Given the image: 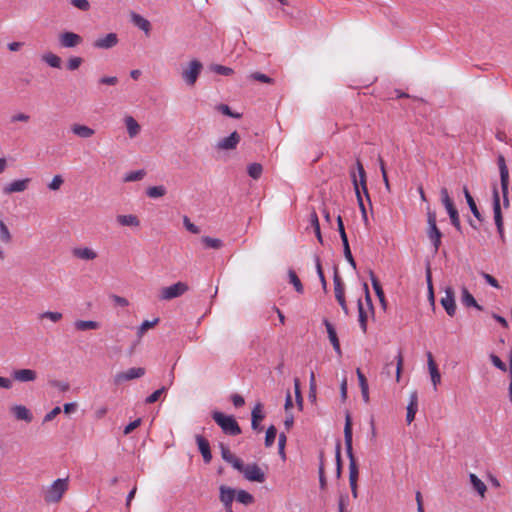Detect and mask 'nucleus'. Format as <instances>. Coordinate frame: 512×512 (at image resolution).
<instances>
[{
	"label": "nucleus",
	"instance_id": "obj_1",
	"mask_svg": "<svg viewBox=\"0 0 512 512\" xmlns=\"http://www.w3.org/2000/svg\"><path fill=\"white\" fill-rule=\"evenodd\" d=\"M344 441L345 447L347 451V455L349 457V484L351 488V494L353 498L358 497V467L356 461L353 456L352 451V422L349 413L346 414L345 417V426H344Z\"/></svg>",
	"mask_w": 512,
	"mask_h": 512
},
{
	"label": "nucleus",
	"instance_id": "obj_2",
	"mask_svg": "<svg viewBox=\"0 0 512 512\" xmlns=\"http://www.w3.org/2000/svg\"><path fill=\"white\" fill-rule=\"evenodd\" d=\"M69 488V478H58L54 480L43 491L44 501L48 504L59 503Z\"/></svg>",
	"mask_w": 512,
	"mask_h": 512
},
{
	"label": "nucleus",
	"instance_id": "obj_3",
	"mask_svg": "<svg viewBox=\"0 0 512 512\" xmlns=\"http://www.w3.org/2000/svg\"><path fill=\"white\" fill-rule=\"evenodd\" d=\"M357 171H358V174H359V179H357V177H356V175L354 173L351 175V177H352V182H353V186H354V189H355V194L357 196V200H358V203H359V207H360L361 212H362V216H363L364 220L366 221L367 220V215H366V210H365V207H364V204H363V199H362V196H361L360 188L362 189V191L364 192L365 196L368 199H369V194H368V190H367V186H366V173H365L363 165L360 163V161H357Z\"/></svg>",
	"mask_w": 512,
	"mask_h": 512
},
{
	"label": "nucleus",
	"instance_id": "obj_4",
	"mask_svg": "<svg viewBox=\"0 0 512 512\" xmlns=\"http://www.w3.org/2000/svg\"><path fill=\"white\" fill-rule=\"evenodd\" d=\"M212 418L225 434L235 436L241 433V429L233 416L215 411L212 414Z\"/></svg>",
	"mask_w": 512,
	"mask_h": 512
},
{
	"label": "nucleus",
	"instance_id": "obj_5",
	"mask_svg": "<svg viewBox=\"0 0 512 512\" xmlns=\"http://www.w3.org/2000/svg\"><path fill=\"white\" fill-rule=\"evenodd\" d=\"M427 236L429 240L431 241L435 252L438 251L440 245H441V237L442 233L437 227V220H436V214L435 212L428 210L427 212Z\"/></svg>",
	"mask_w": 512,
	"mask_h": 512
},
{
	"label": "nucleus",
	"instance_id": "obj_6",
	"mask_svg": "<svg viewBox=\"0 0 512 512\" xmlns=\"http://www.w3.org/2000/svg\"><path fill=\"white\" fill-rule=\"evenodd\" d=\"M202 69V63L196 59L191 60L187 66L183 67L181 77L185 84L188 86H194Z\"/></svg>",
	"mask_w": 512,
	"mask_h": 512
},
{
	"label": "nucleus",
	"instance_id": "obj_7",
	"mask_svg": "<svg viewBox=\"0 0 512 512\" xmlns=\"http://www.w3.org/2000/svg\"><path fill=\"white\" fill-rule=\"evenodd\" d=\"M237 471L243 474L245 479L252 482L262 483L265 481V474L262 469L255 463L253 464H244L243 461H240V467L236 468Z\"/></svg>",
	"mask_w": 512,
	"mask_h": 512
},
{
	"label": "nucleus",
	"instance_id": "obj_8",
	"mask_svg": "<svg viewBox=\"0 0 512 512\" xmlns=\"http://www.w3.org/2000/svg\"><path fill=\"white\" fill-rule=\"evenodd\" d=\"M440 195H441L442 204L444 205V207H445V209H446V211H447V213H448V215L450 217L451 224L458 231H460L461 230V224H460L459 214H458L457 209L454 207L452 199L450 198V196L448 194V190L446 188H442L440 190Z\"/></svg>",
	"mask_w": 512,
	"mask_h": 512
},
{
	"label": "nucleus",
	"instance_id": "obj_9",
	"mask_svg": "<svg viewBox=\"0 0 512 512\" xmlns=\"http://www.w3.org/2000/svg\"><path fill=\"white\" fill-rule=\"evenodd\" d=\"M145 373L146 371L142 367H132L126 371L117 372L113 376V382L115 385H121L127 381L141 378Z\"/></svg>",
	"mask_w": 512,
	"mask_h": 512
},
{
	"label": "nucleus",
	"instance_id": "obj_10",
	"mask_svg": "<svg viewBox=\"0 0 512 512\" xmlns=\"http://www.w3.org/2000/svg\"><path fill=\"white\" fill-rule=\"evenodd\" d=\"M493 213H494V221H495V225L497 227L499 237L504 242L505 241L504 224H503V218H502V213H501L499 193L496 188H494V190H493Z\"/></svg>",
	"mask_w": 512,
	"mask_h": 512
},
{
	"label": "nucleus",
	"instance_id": "obj_11",
	"mask_svg": "<svg viewBox=\"0 0 512 512\" xmlns=\"http://www.w3.org/2000/svg\"><path fill=\"white\" fill-rule=\"evenodd\" d=\"M188 291V285L184 282H177L168 287H164L160 293L161 300H171L180 297Z\"/></svg>",
	"mask_w": 512,
	"mask_h": 512
},
{
	"label": "nucleus",
	"instance_id": "obj_12",
	"mask_svg": "<svg viewBox=\"0 0 512 512\" xmlns=\"http://www.w3.org/2000/svg\"><path fill=\"white\" fill-rule=\"evenodd\" d=\"M498 165H499V171H500V182H501V189L503 194V203L504 206L507 207L509 205L508 200V184H509V174L508 169L505 164V160L503 156H500L498 158Z\"/></svg>",
	"mask_w": 512,
	"mask_h": 512
},
{
	"label": "nucleus",
	"instance_id": "obj_13",
	"mask_svg": "<svg viewBox=\"0 0 512 512\" xmlns=\"http://www.w3.org/2000/svg\"><path fill=\"white\" fill-rule=\"evenodd\" d=\"M119 42L118 35L116 33H108L103 36H99L93 42V47L96 49H111L115 47Z\"/></svg>",
	"mask_w": 512,
	"mask_h": 512
},
{
	"label": "nucleus",
	"instance_id": "obj_14",
	"mask_svg": "<svg viewBox=\"0 0 512 512\" xmlns=\"http://www.w3.org/2000/svg\"><path fill=\"white\" fill-rule=\"evenodd\" d=\"M30 182V178L13 180L3 187L2 192L5 195L24 192L25 190L28 189Z\"/></svg>",
	"mask_w": 512,
	"mask_h": 512
},
{
	"label": "nucleus",
	"instance_id": "obj_15",
	"mask_svg": "<svg viewBox=\"0 0 512 512\" xmlns=\"http://www.w3.org/2000/svg\"><path fill=\"white\" fill-rule=\"evenodd\" d=\"M220 495L219 499L221 503L223 504L226 512H233L232 511V504L236 497V491L230 487H227L225 485H221L219 488Z\"/></svg>",
	"mask_w": 512,
	"mask_h": 512
},
{
	"label": "nucleus",
	"instance_id": "obj_16",
	"mask_svg": "<svg viewBox=\"0 0 512 512\" xmlns=\"http://www.w3.org/2000/svg\"><path fill=\"white\" fill-rule=\"evenodd\" d=\"M73 257L83 261H93L98 257V252L88 246H79L72 249Z\"/></svg>",
	"mask_w": 512,
	"mask_h": 512
},
{
	"label": "nucleus",
	"instance_id": "obj_17",
	"mask_svg": "<svg viewBox=\"0 0 512 512\" xmlns=\"http://www.w3.org/2000/svg\"><path fill=\"white\" fill-rule=\"evenodd\" d=\"M441 305L445 309L446 313L449 316H454L456 313V304H455V296L454 290L452 287L445 288V296L441 299Z\"/></svg>",
	"mask_w": 512,
	"mask_h": 512
},
{
	"label": "nucleus",
	"instance_id": "obj_18",
	"mask_svg": "<svg viewBox=\"0 0 512 512\" xmlns=\"http://www.w3.org/2000/svg\"><path fill=\"white\" fill-rule=\"evenodd\" d=\"M10 412L17 421L30 423L33 420L32 412L24 405L15 404L10 407Z\"/></svg>",
	"mask_w": 512,
	"mask_h": 512
},
{
	"label": "nucleus",
	"instance_id": "obj_19",
	"mask_svg": "<svg viewBox=\"0 0 512 512\" xmlns=\"http://www.w3.org/2000/svg\"><path fill=\"white\" fill-rule=\"evenodd\" d=\"M239 142L240 135L234 131L229 136L220 139L216 144V148L222 151L233 150L237 147Z\"/></svg>",
	"mask_w": 512,
	"mask_h": 512
},
{
	"label": "nucleus",
	"instance_id": "obj_20",
	"mask_svg": "<svg viewBox=\"0 0 512 512\" xmlns=\"http://www.w3.org/2000/svg\"><path fill=\"white\" fill-rule=\"evenodd\" d=\"M59 43L63 48H73L82 43V37L74 32H64L59 35Z\"/></svg>",
	"mask_w": 512,
	"mask_h": 512
},
{
	"label": "nucleus",
	"instance_id": "obj_21",
	"mask_svg": "<svg viewBox=\"0 0 512 512\" xmlns=\"http://www.w3.org/2000/svg\"><path fill=\"white\" fill-rule=\"evenodd\" d=\"M12 378L20 383L33 382L37 379V372L32 369H16L12 372Z\"/></svg>",
	"mask_w": 512,
	"mask_h": 512
},
{
	"label": "nucleus",
	"instance_id": "obj_22",
	"mask_svg": "<svg viewBox=\"0 0 512 512\" xmlns=\"http://www.w3.org/2000/svg\"><path fill=\"white\" fill-rule=\"evenodd\" d=\"M323 324L326 327L328 338L333 346L334 351L337 353L338 356H341L342 351L335 327L327 319L323 320Z\"/></svg>",
	"mask_w": 512,
	"mask_h": 512
},
{
	"label": "nucleus",
	"instance_id": "obj_23",
	"mask_svg": "<svg viewBox=\"0 0 512 512\" xmlns=\"http://www.w3.org/2000/svg\"><path fill=\"white\" fill-rule=\"evenodd\" d=\"M418 411V394L416 391H413L409 396V403L407 405V414H406V422L407 424H411L415 419V415Z\"/></svg>",
	"mask_w": 512,
	"mask_h": 512
},
{
	"label": "nucleus",
	"instance_id": "obj_24",
	"mask_svg": "<svg viewBox=\"0 0 512 512\" xmlns=\"http://www.w3.org/2000/svg\"><path fill=\"white\" fill-rule=\"evenodd\" d=\"M71 132L82 139L91 138L95 134V130L87 125L74 123L70 127Z\"/></svg>",
	"mask_w": 512,
	"mask_h": 512
},
{
	"label": "nucleus",
	"instance_id": "obj_25",
	"mask_svg": "<svg viewBox=\"0 0 512 512\" xmlns=\"http://www.w3.org/2000/svg\"><path fill=\"white\" fill-rule=\"evenodd\" d=\"M123 122L130 138H135L139 135L141 132V126L134 117L131 115H126L123 118Z\"/></svg>",
	"mask_w": 512,
	"mask_h": 512
},
{
	"label": "nucleus",
	"instance_id": "obj_26",
	"mask_svg": "<svg viewBox=\"0 0 512 512\" xmlns=\"http://www.w3.org/2000/svg\"><path fill=\"white\" fill-rule=\"evenodd\" d=\"M195 440L204 462L209 463L212 459L209 442L201 435H196Z\"/></svg>",
	"mask_w": 512,
	"mask_h": 512
},
{
	"label": "nucleus",
	"instance_id": "obj_27",
	"mask_svg": "<svg viewBox=\"0 0 512 512\" xmlns=\"http://www.w3.org/2000/svg\"><path fill=\"white\" fill-rule=\"evenodd\" d=\"M427 364L432 384L434 386V389L436 390L437 385L441 382V375L430 352L427 353Z\"/></svg>",
	"mask_w": 512,
	"mask_h": 512
},
{
	"label": "nucleus",
	"instance_id": "obj_28",
	"mask_svg": "<svg viewBox=\"0 0 512 512\" xmlns=\"http://www.w3.org/2000/svg\"><path fill=\"white\" fill-rule=\"evenodd\" d=\"M116 221L120 226L134 227L140 226V220L134 214H120L117 215Z\"/></svg>",
	"mask_w": 512,
	"mask_h": 512
},
{
	"label": "nucleus",
	"instance_id": "obj_29",
	"mask_svg": "<svg viewBox=\"0 0 512 512\" xmlns=\"http://www.w3.org/2000/svg\"><path fill=\"white\" fill-rule=\"evenodd\" d=\"M131 21L136 27H138L140 30H142L146 35H149V33L151 31V23L146 18L133 12V13H131Z\"/></svg>",
	"mask_w": 512,
	"mask_h": 512
},
{
	"label": "nucleus",
	"instance_id": "obj_30",
	"mask_svg": "<svg viewBox=\"0 0 512 512\" xmlns=\"http://www.w3.org/2000/svg\"><path fill=\"white\" fill-rule=\"evenodd\" d=\"M221 448V456L224 461L231 464L234 469L240 467V461L238 457H236L226 446L223 444L220 445Z\"/></svg>",
	"mask_w": 512,
	"mask_h": 512
},
{
	"label": "nucleus",
	"instance_id": "obj_31",
	"mask_svg": "<svg viewBox=\"0 0 512 512\" xmlns=\"http://www.w3.org/2000/svg\"><path fill=\"white\" fill-rule=\"evenodd\" d=\"M469 479L473 489L483 498L487 491L485 483L474 473L469 474Z\"/></svg>",
	"mask_w": 512,
	"mask_h": 512
},
{
	"label": "nucleus",
	"instance_id": "obj_32",
	"mask_svg": "<svg viewBox=\"0 0 512 512\" xmlns=\"http://www.w3.org/2000/svg\"><path fill=\"white\" fill-rule=\"evenodd\" d=\"M461 292V301L463 305L467 307H475L478 310H482V307L477 303L473 295L467 290L466 287H463Z\"/></svg>",
	"mask_w": 512,
	"mask_h": 512
},
{
	"label": "nucleus",
	"instance_id": "obj_33",
	"mask_svg": "<svg viewBox=\"0 0 512 512\" xmlns=\"http://www.w3.org/2000/svg\"><path fill=\"white\" fill-rule=\"evenodd\" d=\"M201 242L206 249L219 250L223 247V241L219 238H213L210 236H203Z\"/></svg>",
	"mask_w": 512,
	"mask_h": 512
},
{
	"label": "nucleus",
	"instance_id": "obj_34",
	"mask_svg": "<svg viewBox=\"0 0 512 512\" xmlns=\"http://www.w3.org/2000/svg\"><path fill=\"white\" fill-rule=\"evenodd\" d=\"M74 326L78 331H87L98 329L100 324L93 320H77L75 321Z\"/></svg>",
	"mask_w": 512,
	"mask_h": 512
},
{
	"label": "nucleus",
	"instance_id": "obj_35",
	"mask_svg": "<svg viewBox=\"0 0 512 512\" xmlns=\"http://www.w3.org/2000/svg\"><path fill=\"white\" fill-rule=\"evenodd\" d=\"M42 61L52 68L59 69L61 67V58L52 52L44 53L41 57Z\"/></svg>",
	"mask_w": 512,
	"mask_h": 512
},
{
	"label": "nucleus",
	"instance_id": "obj_36",
	"mask_svg": "<svg viewBox=\"0 0 512 512\" xmlns=\"http://www.w3.org/2000/svg\"><path fill=\"white\" fill-rule=\"evenodd\" d=\"M252 428L254 430L259 429V422L264 418V414L262 412V405L260 403L256 404L252 410Z\"/></svg>",
	"mask_w": 512,
	"mask_h": 512
},
{
	"label": "nucleus",
	"instance_id": "obj_37",
	"mask_svg": "<svg viewBox=\"0 0 512 512\" xmlns=\"http://www.w3.org/2000/svg\"><path fill=\"white\" fill-rule=\"evenodd\" d=\"M166 193L167 189L163 185L151 186L146 190V195L152 199L163 197Z\"/></svg>",
	"mask_w": 512,
	"mask_h": 512
},
{
	"label": "nucleus",
	"instance_id": "obj_38",
	"mask_svg": "<svg viewBox=\"0 0 512 512\" xmlns=\"http://www.w3.org/2000/svg\"><path fill=\"white\" fill-rule=\"evenodd\" d=\"M12 234L5 224V222L0 219V241L4 244H10L12 242Z\"/></svg>",
	"mask_w": 512,
	"mask_h": 512
},
{
	"label": "nucleus",
	"instance_id": "obj_39",
	"mask_svg": "<svg viewBox=\"0 0 512 512\" xmlns=\"http://www.w3.org/2000/svg\"><path fill=\"white\" fill-rule=\"evenodd\" d=\"M464 195H465V198H466V201H467V204L472 212V214L478 219V220H481V214L476 206V203L473 199V197L471 196V194L469 193L468 189L465 187L464 188Z\"/></svg>",
	"mask_w": 512,
	"mask_h": 512
},
{
	"label": "nucleus",
	"instance_id": "obj_40",
	"mask_svg": "<svg viewBox=\"0 0 512 512\" xmlns=\"http://www.w3.org/2000/svg\"><path fill=\"white\" fill-rule=\"evenodd\" d=\"M62 318V313L57 311H45L38 315L39 320L48 319L52 323H58Z\"/></svg>",
	"mask_w": 512,
	"mask_h": 512
},
{
	"label": "nucleus",
	"instance_id": "obj_41",
	"mask_svg": "<svg viewBox=\"0 0 512 512\" xmlns=\"http://www.w3.org/2000/svg\"><path fill=\"white\" fill-rule=\"evenodd\" d=\"M370 279H371V283H372V286H373V289L377 295V297L379 298L380 302L385 305V296H384V292L382 290V287L379 283V281L377 280V278L374 276L373 272H370Z\"/></svg>",
	"mask_w": 512,
	"mask_h": 512
},
{
	"label": "nucleus",
	"instance_id": "obj_42",
	"mask_svg": "<svg viewBox=\"0 0 512 512\" xmlns=\"http://www.w3.org/2000/svg\"><path fill=\"white\" fill-rule=\"evenodd\" d=\"M235 499L239 502V503H242L244 505H250L254 502V497L252 494H250L249 492L245 491V490H238L236 492V497Z\"/></svg>",
	"mask_w": 512,
	"mask_h": 512
},
{
	"label": "nucleus",
	"instance_id": "obj_43",
	"mask_svg": "<svg viewBox=\"0 0 512 512\" xmlns=\"http://www.w3.org/2000/svg\"><path fill=\"white\" fill-rule=\"evenodd\" d=\"M159 319L158 318H155L154 320L152 321H149V320H145L141 323V325L137 328V337H138V340H140L143 335L145 334V332L150 329V328H153L157 323H158Z\"/></svg>",
	"mask_w": 512,
	"mask_h": 512
},
{
	"label": "nucleus",
	"instance_id": "obj_44",
	"mask_svg": "<svg viewBox=\"0 0 512 512\" xmlns=\"http://www.w3.org/2000/svg\"><path fill=\"white\" fill-rule=\"evenodd\" d=\"M247 172H248V175L257 180L261 177L262 175V172H263V167L261 164L259 163H252V164H249L248 167H247Z\"/></svg>",
	"mask_w": 512,
	"mask_h": 512
},
{
	"label": "nucleus",
	"instance_id": "obj_45",
	"mask_svg": "<svg viewBox=\"0 0 512 512\" xmlns=\"http://www.w3.org/2000/svg\"><path fill=\"white\" fill-rule=\"evenodd\" d=\"M146 175V172L144 170H136L131 171L125 174L124 181L125 182H135L142 180Z\"/></svg>",
	"mask_w": 512,
	"mask_h": 512
},
{
	"label": "nucleus",
	"instance_id": "obj_46",
	"mask_svg": "<svg viewBox=\"0 0 512 512\" xmlns=\"http://www.w3.org/2000/svg\"><path fill=\"white\" fill-rule=\"evenodd\" d=\"M288 277H289V282L294 286L295 290L298 293H303V291H304L303 285H302L299 277L295 273V271L289 270Z\"/></svg>",
	"mask_w": 512,
	"mask_h": 512
},
{
	"label": "nucleus",
	"instance_id": "obj_47",
	"mask_svg": "<svg viewBox=\"0 0 512 512\" xmlns=\"http://www.w3.org/2000/svg\"><path fill=\"white\" fill-rule=\"evenodd\" d=\"M276 436H277L276 428L273 425L268 427L266 430L265 445L267 447H271L274 444Z\"/></svg>",
	"mask_w": 512,
	"mask_h": 512
},
{
	"label": "nucleus",
	"instance_id": "obj_48",
	"mask_svg": "<svg viewBox=\"0 0 512 512\" xmlns=\"http://www.w3.org/2000/svg\"><path fill=\"white\" fill-rule=\"evenodd\" d=\"M358 310H359V323L361 326L362 331L365 333L367 330V317L364 312L361 300H358Z\"/></svg>",
	"mask_w": 512,
	"mask_h": 512
},
{
	"label": "nucleus",
	"instance_id": "obj_49",
	"mask_svg": "<svg viewBox=\"0 0 512 512\" xmlns=\"http://www.w3.org/2000/svg\"><path fill=\"white\" fill-rule=\"evenodd\" d=\"M342 244H343L344 256H345L346 260L349 262V264L352 266L353 269H356V262L352 256L349 242H344Z\"/></svg>",
	"mask_w": 512,
	"mask_h": 512
},
{
	"label": "nucleus",
	"instance_id": "obj_50",
	"mask_svg": "<svg viewBox=\"0 0 512 512\" xmlns=\"http://www.w3.org/2000/svg\"><path fill=\"white\" fill-rule=\"evenodd\" d=\"M64 180L61 175H55L51 182L48 184V188L52 191H57L62 186Z\"/></svg>",
	"mask_w": 512,
	"mask_h": 512
},
{
	"label": "nucleus",
	"instance_id": "obj_51",
	"mask_svg": "<svg viewBox=\"0 0 512 512\" xmlns=\"http://www.w3.org/2000/svg\"><path fill=\"white\" fill-rule=\"evenodd\" d=\"M82 62H83V60L81 57H77V56L71 57L67 61V68L70 71L77 70L80 67V65L82 64Z\"/></svg>",
	"mask_w": 512,
	"mask_h": 512
},
{
	"label": "nucleus",
	"instance_id": "obj_52",
	"mask_svg": "<svg viewBox=\"0 0 512 512\" xmlns=\"http://www.w3.org/2000/svg\"><path fill=\"white\" fill-rule=\"evenodd\" d=\"M183 225L192 234H199L200 233L199 227L196 226L194 223H192L187 216L183 217Z\"/></svg>",
	"mask_w": 512,
	"mask_h": 512
},
{
	"label": "nucleus",
	"instance_id": "obj_53",
	"mask_svg": "<svg viewBox=\"0 0 512 512\" xmlns=\"http://www.w3.org/2000/svg\"><path fill=\"white\" fill-rule=\"evenodd\" d=\"M211 70L219 75L225 76L231 75L233 73V70L230 67L223 65H213Z\"/></svg>",
	"mask_w": 512,
	"mask_h": 512
},
{
	"label": "nucleus",
	"instance_id": "obj_54",
	"mask_svg": "<svg viewBox=\"0 0 512 512\" xmlns=\"http://www.w3.org/2000/svg\"><path fill=\"white\" fill-rule=\"evenodd\" d=\"M294 389H295V397H296V402H297V405L299 406L300 409H302V406H303V398H302V395H301V391H300V381L298 378H295L294 379Z\"/></svg>",
	"mask_w": 512,
	"mask_h": 512
},
{
	"label": "nucleus",
	"instance_id": "obj_55",
	"mask_svg": "<svg viewBox=\"0 0 512 512\" xmlns=\"http://www.w3.org/2000/svg\"><path fill=\"white\" fill-rule=\"evenodd\" d=\"M166 391V387H161L160 389H157L156 391H154L151 395H149L147 398H146V403L148 404H152L156 401H158V399L160 398V396Z\"/></svg>",
	"mask_w": 512,
	"mask_h": 512
},
{
	"label": "nucleus",
	"instance_id": "obj_56",
	"mask_svg": "<svg viewBox=\"0 0 512 512\" xmlns=\"http://www.w3.org/2000/svg\"><path fill=\"white\" fill-rule=\"evenodd\" d=\"M250 77L256 81H259V82H262V83H268V84H271L273 83V79L270 78L269 76L263 74V73H260V72H255V73H252L250 75Z\"/></svg>",
	"mask_w": 512,
	"mask_h": 512
},
{
	"label": "nucleus",
	"instance_id": "obj_57",
	"mask_svg": "<svg viewBox=\"0 0 512 512\" xmlns=\"http://www.w3.org/2000/svg\"><path fill=\"white\" fill-rule=\"evenodd\" d=\"M315 263H316L317 274H318L319 279H320V281L322 283V287H323L324 290H326L327 283H326V280H325V277H324V274H323V271H322L321 262H320L319 257L315 258Z\"/></svg>",
	"mask_w": 512,
	"mask_h": 512
},
{
	"label": "nucleus",
	"instance_id": "obj_58",
	"mask_svg": "<svg viewBox=\"0 0 512 512\" xmlns=\"http://www.w3.org/2000/svg\"><path fill=\"white\" fill-rule=\"evenodd\" d=\"M30 120V116L26 113H23V112H19V113H16L14 115L11 116L10 118V121L12 123H15V122H28Z\"/></svg>",
	"mask_w": 512,
	"mask_h": 512
},
{
	"label": "nucleus",
	"instance_id": "obj_59",
	"mask_svg": "<svg viewBox=\"0 0 512 512\" xmlns=\"http://www.w3.org/2000/svg\"><path fill=\"white\" fill-rule=\"evenodd\" d=\"M334 290H335V296L344 294V288H343L341 279L337 275V273H335V275H334Z\"/></svg>",
	"mask_w": 512,
	"mask_h": 512
},
{
	"label": "nucleus",
	"instance_id": "obj_60",
	"mask_svg": "<svg viewBox=\"0 0 512 512\" xmlns=\"http://www.w3.org/2000/svg\"><path fill=\"white\" fill-rule=\"evenodd\" d=\"M71 4L82 11H87L90 8L87 0H71Z\"/></svg>",
	"mask_w": 512,
	"mask_h": 512
},
{
	"label": "nucleus",
	"instance_id": "obj_61",
	"mask_svg": "<svg viewBox=\"0 0 512 512\" xmlns=\"http://www.w3.org/2000/svg\"><path fill=\"white\" fill-rule=\"evenodd\" d=\"M490 360L495 367H497L498 369H500L502 371H506L507 368H506L505 363L498 356L491 354Z\"/></svg>",
	"mask_w": 512,
	"mask_h": 512
},
{
	"label": "nucleus",
	"instance_id": "obj_62",
	"mask_svg": "<svg viewBox=\"0 0 512 512\" xmlns=\"http://www.w3.org/2000/svg\"><path fill=\"white\" fill-rule=\"evenodd\" d=\"M99 84L114 86L118 83V78L115 76H104L99 79Z\"/></svg>",
	"mask_w": 512,
	"mask_h": 512
},
{
	"label": "nucleus",
	"instance_id": "obj_63",
	"mask_svg": "<svg viewBox=\"0 0 512 512\" xmlns=\"http://www.w3.org/2000/svg\"><path fill=\"white\" fill-rule=\"evenodd\" d=\"M61 412V408L59 406L54 407L49 413L44 416L43 422L52 421L59 413Z\"/></svg>",
	"mask_w": 512,
	"mask_h": 512
},
{
	"label": "nucleus",
	"instance_id": "obj_64",
	"mask_svg": "<svg viewBox=\"0 0 512 512\" xmlns=\"http://www.w3.org/2000/svg\"><path fill=\"white\" fill-rule=\"evenodd\" d=\"M140 424H141V419L140 418H137L136 420L130 422L127 426H125L124 434L125 435L130 434L133 430H135L137 427H139Z\"/></svg>",
	"mask_w": 512,
	"mask_h": 512
}]
</instances>
